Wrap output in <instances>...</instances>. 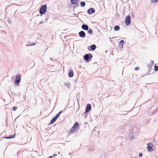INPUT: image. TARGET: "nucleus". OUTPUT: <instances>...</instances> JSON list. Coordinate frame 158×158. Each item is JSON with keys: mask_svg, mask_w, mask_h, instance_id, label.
<instances>
[{"mask_svg": "<svg viewBox=\"0 0 158 158\" xmlns=\"http://www.w3.org/2000/svg\"><path fill=\"white\" fill-rule=\"evenodd\" d=\"M88 32L89 34H92L93 33V30L92 29H89L88 31Z\"/></svg>", "mask_w": 158, "mask_h": 158, "instance_id": "24", "label": "nucleus"}, {"mask_svg": "<svg viewBox=\"0 0 158 158\" xmlns=\"http://www.w3.org/2000/svg\"><path fill=\"white\" fill-rule=\"evenodd\" d=\"M48 158H53V157H52V156H50L49 157H48Z\"/></svg>", "mask_w": 158, "mask_h": 158, "instance_id": "33", "label": "nucleus"}, {"mask_svg": "<svg viewBox=\"0 0 158 158\" xmlns=\"http://www.w3.org/2000/svg\"><path fill=\"white\" fill-rule=\"evenodd\" d=\"M151 62H152V64H154V61H151Z\"/></svg>", "mask_w": 158, "mask_h": 158, "instance_id": "34", "label": "nucleus"}, {"mask_svg": "<svg viewBox=\"0 0 158 158\" xmlns=\"http://www.w3.org/2000/svg\"><path fill=\"white\" fill-rule=\"evenodd\" d=\"M143 154L142 153H139V157H141L142 156Z\"/></svg>", "mask_w": 158, "mask_h": 158, "instance_id": "30", "label": "nucleus"}, {"mask_svg": "<svg viewBox=\"0 0 158 158\" xmlns=\"http://www.w3.org/2000/svg\"><path fill=\"white\" fill-rule=\"evenodd\" d=\"M102 1L103 0H102Z\"/></svg>", "mask_w": 158, "mask_h": 158, "instance_id": "36", "label": "nucleus"}, {"mask_svg": "<svg viewBox=\"0 0 158 158\" xmlns=\"http://www.w3.org/2000/svg\"><path fill=\"white\" fill-rule=\"evenodd\" d=\"M96 48V45L95 44H92L91 46V48L93 51Z\"/></svg>", "mask_w": 158, "mask_h": 158, "instance_id": "20", "label": "nucleus"}, {"mask_svg": "<svg viewBox=\"0 0 158 158\" xmlns=\"http://www.w3.org/2000/svg\"><path fill=\"white\" fill-rule=\"evenodd\" d=\"M76 129L73 127H72L70 129V131L71 133H74Z\"/></svg>", "mask_w": 158, "mask_h": 158, "instance_id": "21", "label": "nucleus"}, {"mask_svg": "<svg viewBox=\"0 0 158 158\" xmlns=\"http://www.w3.org/2000/svg\"><path fill=\"white\" fill-rule=\"evenodd\" d=\"M124 42L123 40H122L119 43V47L121 49L123 48Z\"/></svg>", "mask_w": 158, "mask_h": 158, "instance_id": "9", "label": "nucleus"}, {"mask_svg": "<svg viewBox=\"0 0 158 158\" xmlns=\"http://www.w3.org/2000/svg\"><path fill=\"white\" fill-rule=\"evenodd\" d=\"M64 85L66 86V87H67V88L69 89L70 87V84L69 83H64Z\"/></svg>", "mask_w": 158, "mask_h": 158, "instance_id": "19", "label": "nucleus"}, {"mask_svg": "<svg viewBox=\"0 0 158 158\" xmlns=\"http://www.w3.org/2000/svg\"><path fill=\"white\" fill-rule=\"evenodd\" d=\"M35 44V43H30L29 42H28L27 44H26V46H32L33 45H34Z\"/></svg>", "mask_w": 158, "mask_h": 158, "instance_id": "15", "label": "nucleus"}, {"mask_svg": "<svg viewBox=\"0 0 158 158\" xmlns=\"http://www.w3.org/2000/svg\"><path fill=\"white\" fill-rule=\"evenodd\" d=\"M93 57L92 55L91 54H85L83 56L84 60L87 62L89 61Z\"/></svg>", "mask_w": 158, "mask_h": 158, "instance_id": "3", "label": "nucleus"}, {"mask_svg": "<svg viewBox=\"0 0 158 158\" xmlns=\"http://www.w3.org/2000/svg\"><path fill=\"white\" fill-rule=\"evenodd\" d=\"M81 6V7H84L85 5V2H80Z\"/></svg>", "mask_w": 158, "mask_h": 158, "instance_id": "22", "label": "nucleus"}, {"mask_svg": "<svg viewBox=\"0 0 158 158\" xmlns=\"http://www.w3.org/2000/svg\"><path fill=\"white\" fill-rule=\"evenodd\" d=\"M81 28L83 30L87 31L89 28L88 26L85 24H83L81 26Z\"/></svg>", "mask_w": 158, "mask_h": 158, "instance_id": "11", "label": "nucleus"}, {"mask_svg": "<svg viewBox=\"0 0 158 158\" xmlns=\"http://www.w3.org/2000/svg\"><path fill=\"white\" fill-rule=\"evenodd\" d=\"M62 111H60L56 116L58 118L59 115L62 113Z\"/></svg>", "mask_w": 158, "mask_h": 158, "instance_id": "28", "label": "nucleus"}, {"mask_svg": "<svg viewBox=\"0 0 158 158\" xmlns=\"http://www.w3.org/2000/svg\"><path fill=\"white\" fill-rule=\"evenodd\" d=\"M95 11V10L93 8H91L88 10L87 13L89 15H90L92 14H93L94 13Z\"/></svg>", "mask_w": 158, "mask_h": 158, "instance_id": "7", "label": "nucleus"}, {"mask_svg": "<svg viewBox=\"0 0 158 158\" xmlns=\"http://www.w3.org/2000/svg\"><path fill=\"white\" fill-rule=\"evenodd\" d=\"M57 156V154H54L53 155V156L54 157H55V156Z\"/></svg>", "mask_w": 158, "mask_h": 158, "instance_id": "32", "label": "nucleus"}, {"mask_svg": "<svg viewBox=\"0 0 158 158\" xmlns=\"http://www.w3.org/2000/svg\"><path fill=\"white\" fill-rule=\"evenodd\" d=\"M20 77L21 76L19 74H18L17 75L15 81V84L18 85V84H19L20 81Z\"/></svg>", "mask_w": 158, "mask_h": 158, "instance_id": "5", "label": "nucleus"}, {"mask_svg": "<svg viewBox=\"0 0 158 158\" xmlns=\"http://www.w3.org/2000/svg\"><path fill=\"white\" fill-rule=\"evenodd\" d=\"M17 107L16 106H14L13 107V110H14V111H15L17 109Z\"/></svg>", "mask_w": 158, "mask_h": 158, "instance_id": "27", "label": "nucleus"}, {"mask_svg": "<svg viewBox=\"0 0 158 158\" xmlns=\"http://www.w3.org/2000/svg\"><path fill=\"white\" fill-rule=\"evenodd\" d=\"M131 18L129 16H127L125 17V23L127 26H128L130 24Z\"/></svg>", "mask_w": 158, "mask_h": 158, "instance_id": "4", "label": "nucleus"}, {"mask_svg": "<svg viewBox=\"0 0 158 158\" xmlns=\"http://www.w3.org/2000/svg\"><path fill=\"white\" fill-rule=\"evenodd\" d=\"M8 21V22L9 23H10V24L11 23V20H10V19H8V21Z\"/></svg>", "mask_w": 158, "mask_h": 158, "instance_id": "31", "label": "nucleus"}, {"mask_svg": "<svg viewBox=\"0 0 158 158\" xmlns=\"http://www.w3.org/2000/svg\"><path fill=\"white\" fill-rule=\"evenodd\" d=\"M138 129L136 127H131L130 129V133L131 134V140H133L135 139V137L138 134Z\"/></svg>", "mask_w": 158, "mask_h": 158, "instance_id": "1", "label": "nucleus"}, {"mask_svg": "<svg viewBox=\"0 0 158 158\" xmlns=\"http://www.w3.org/2000/svg\"><path fill=\"white\" fill-rule=\"evenodd\" d=\"M91 109V105L89 104H88L86 106L85 109V113H87Z\"/></svg>", "mask_w": 158, "mask_h": 158, "instance_id": "8", "label": "nucleus"}, {"mask_svg": "<svg viewBox=\"0 0 158 158\" xmlns=\"http://www.w3.org/2000/svg\"><path fill=\"white\" fill-rule=\"evenodd\" d=\"M68 76L70 77H71L73 76V71H70L68 73Z\"/></svg>", "mask_w": 158, "mask_h": 158, "instance_id": "16", "label": "nucleus"}, {"mask_svg": "<svg viewBox=\"0 0 158 158\" xmlns=\"http://www.w3.org/2000/svg\"><path fill=\"white\" fill-rule=\"evenodd\" d=\"M79 126V124L78 123H75V124H74L73 126V127L75 129L77 130V128H78V127Z\"/></svg>", "mask_w": 158, "mask_h": 158, "instance_id": "14", "label": "nucleus"}, {"mask_svg": "<svg viewBox=\"0 0 158 158\" xmlns=\"http://www.w3.org/2000/svg\"><path fill=\"white\" fill-rule=\"evenodd\" d=\"M120 28L118 26H116L114 27V30L115 31H117L119 30Z\"/></svg>", "mask_w": 158, "mask_h": 158, "instance_id": "17", "label": "nucleus"}, {"mask_svg": "<svg viewBox=\"0 0 158 158\" xmlns=\"http://www.w3.org/2000/svg\"><path fill=\"white\" fill-rule=\"evenodd\" d=\"M43 23V22H40V23L41 24V23Z\"/></svg>", "mask_w": 158, "mask_h": 158, "instance_id": "35", "label": "nucleus"}, {"mask_svg": "<svg viewBox=\"0 0 158 158\" xmlns=\"http://www.w3.org/2000/svg\"><path fill=\"white\" fill-rule=\"evenodd\" d=\"M148 144L149 145L151 146L152 148L153 147H154V144L153 143H148Z\"/></svg>", "mask_w": 158, "mask_h": 158, "instance_id": "23", "label": "nucleus"}, {"mask_svg": "<svg viewBox=\"0 0 158 158\" xmlns=\"http://www.w3.org/2000/svg\"><path fill=\"white\" fill-rule=\"evenodd\" d=\"M71 2L73 4L77 5L79 3V0H71Z\"/></svg>", "mask_w": 158, "mask_h": 158, "instance_id": "10", "label": "nucleus"}, {"mask_svg": "<svg viewBox=\"0 0 158 158\" xmlns=\"http://www.w3.org/2000/svg\"><path fill=\"white\" fill-rule=\"evenodd\" d=\"M58 117L56 116L53 118L50 122V123L52 124L58 118Z\"/></svg>", "mask_w": 158, "mask_h": 158, "instance_id": "13", "label": "nucleus"}, {"mask_svg": "<svg viewBox=\"0 0 158 158\" xmlns=\"http://www.w3.org/2000/svg\"><path fill=\"white\" fill-rule=\"evenodd\" d=\"M139 69V68L137 67H136L135 68V70H136V71H137V70H138Z\"/></svg>", "mask_w": 158, "mask_h": 158, "instance_id": "29", "label": "nucleus"}, {"mask_svg": "<svg viewBox=\"0 0 158 158\" xmlns=\"http://www.w3.org/2000/svg\"><path fill=\"white\" fill-rule=\"evenodd\" d=\"M47 9V6L46 5L42 6L39 12L40 14H44L46 11Z\"/></svg>", "mask_w": 158, "mask_h": 158, "instance_id": "2", "label": "nucleus"}, {"mask_svg": "<svg viewBox=\"0 0 158 158\" xmlns=\"http://www.w3.org/2000/svg\"><path fill=\"white\" fill-rule=\"evenodd\" d=\"M147 149L148 151V152H151L153 151V148L150 146L147 143Z\"/></svg>", "mask_w": 158, "mask_h": 158, "instance_id": "12", "label": "nucleus"}, {"mask_svg": "<svg viewBox=\"0 0 158 158\" xmlns=\"http://www.w3.org/2000/svg\"><path fill=\"white\" fill-rule=\"evenodd\" d=\"M154 69L156 71H158V66L155 65L154 67Z\"/></svg>", "mask_w": 158, "mask_h": 158, "instance_id": "25", "label": "nucleus"}, {"mask_svg": "<svg viewBox=\"0 0 158 158\" xmlns=\"http://www.w3.org/2000/svg\"><path fill=\"white\" fill-rule=\"evenodd\" d=\"M80 37L81 38H84L85 36V33L83 31H81L79 33Z\"/></svg>", "mask_w": 158, "mask_h": 158, "instance_id": "6", "label": "nucleus"}, {"mask_svg": "<svg viewBox=\"0 0 158 158\" xmlns=\"http://www.w3.org/2000/svg\"><path fill=\"white\" fill-rule=\"evenodd\" d=\"M15 134H14L13 135H9L7 137H5V138L7 139H11L12 138H14L15 136Z\"/></svg>", "mask_w": 158, "mask_h": 158, "instance_id": "18", "label": "nucleus"}, {"mask_svg": "<svg viewBox=\"0 0 158 158\" xmlns=\"http://www.w3.org/2000/svg\"><path fill=\"white\" fill-rule=\"evenodd\" d=\"M158 0H151V2L152 3H155Z\"/></svg>", "mask_w": 158, "mask_h": 158, "instance_id": "26", "label": "nucleus"}]
</instances>
